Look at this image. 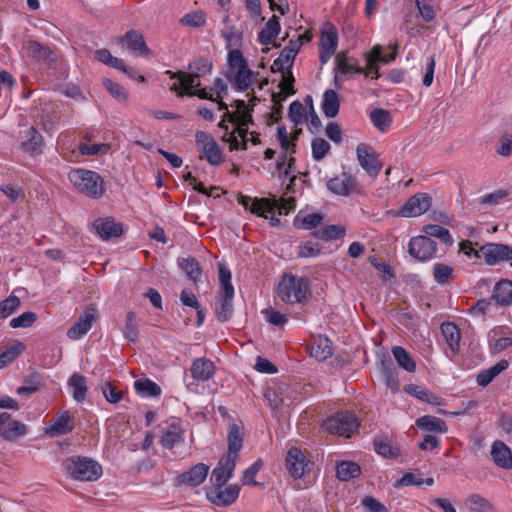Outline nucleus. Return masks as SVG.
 <instances>
[{
  "label": "nucleus",
  "instance_id": "4468645a",
  "mask_svg": "<svg viewBox=\"0 0 512 512\" xmlns=\"http://www.w3.org/2000/svg\"><path fill=\"white\" fill-rule=\"evenodd\" d=\"M27 433L25 424L12 419L7 412L0 413V436L6 441H14Z\"/></svg>",
  "mask_w": 512,
  "mask_h": 512
},
{
  "label": "nucleus",
  "instance_id": "8fccbe9b",
  "mask_svg": "<svg viewBox=\"0 0 512 512\" xmlns=\"http://www.w3.org/2000/svg\"><path fill=\"white\" fill-rule=\"evenodd\" d=\"M180 24L192 28H201L206 24V14L202 10L187 13L180 19Z\"/></svg>",
  "mask_w": 512,
  "mask_h": 512
},
{
  "label": "nucleus",
  "instance_id": "603ef678",
  "mask_svg": "<svg viewBox=\"0 0 512 512\" xmlns=\"http://www.w3.org/2000/svg\"><path fill=\"white\" fill-rule=\"evenodd\" d=\"M253 82V72L248 67L237 70L234 86L239 91H246Z\"/></svg>",
  "mask_w": 512,
  "mask_h": 512
},
{
  "label": "nucleus",
  "instance_id": "4be33fe9",
  "mask_svg": "<svg viewBox=\"0 0 512 512\" xmlns=\"http://www.w3.org/2000/svg\"><path fill=\"white\" fill-rule=\"evenodd\" d=\"M490 453L496 466L505 470L512 469V452L504 442L496 440Z\"/></svg>",
  "mask_w": 512,
  "mask_h": 512
},
{
  "label": "nucleus",
  "instance_id": "bf43d9fd",
  "mask_svg": "<svg viewBox=\"0 0 512 512\" xmlns=\"http://www.w3.org/2000/svg\"><path fill=\"white\" fill-rule=\"evenodd\" d=\"M103 86L116 100L120 102H124L127 100V93L125 89L118 83L108 78H105L103 79Z\"/></svg>",
  "mask_w": 512,
  "mask_h": 512
},
{
  "label": "nucleus",
  "instance_id": "0eeeda50",
  "mask_svg": "<svg viewBox=\"0 0 512 512\" xmlns=\"http://www.w3.org/2000/svg\"><path fill=\"white\" fill-rule=\"evenodd\" d=\"M356 155L359 165L370 177L376 178L383 165L375 149L366 143H360L357 145Z\"/></svg>",
  "mask_w": 512,
  "mask_h": 512
},
{
  "label": "nucleus",
  "instance_id": "6ab92c4d",
  "mask_svg": "<svg viewBox=\"0 0 512 512\" xmlns=\"http://www.w3.org/2000/svg\"><path fill=\"white\" fill-rule=\"evenodd\" d=\"M236 461L230 458L222 457L211 474V482L213 485H224L233 475Z\"/></svg>",
  "mask_w": 512,
  "mask_h": 512
},
{
  "label": "nucleus",
  "instance_id": "393cba45",
  "mask_svg": "<svg viewBox=\"0 0 512 512\" xmlns=\"http://www.w3.org/2000/svg\"><path fill=\"white\" fill-rule=\"evenodd\" d=\"M311 356L319 361H324L332 356V342L324 336L314 337L310 345Z\"/></svg>",
  "mask_w": 512,
  "mask_h": 512
},
{
  "label": "nucleus",
  "instance_id": "7c9ffc66",
  "mask_svg": "<svg viewBox=\"0 0 512 512\" xmlns=\"http://www.w3.org/2000/svg\"><path fill=\"white\" fill-rule=\"evenodd\" d=\"M336 67L342 74H364L368 76L366 69L359 67L358 61L353 57H347L345 53H338L336 55Z\"/></svg>",
  "mask_w": 512,
  "mask_h": 512
},
{
  "label": "nucleus",
  "instance_id": "864d4df0",
  "mask_svg": "<svg viewBox=\"0 0 512 512\" xmlns=\"http://www.w3.org/2000/svg\"><path fill=\"white\" fill-rule=\"evenodd\" d=\"M466 504L468 505V507L471 511H475V512H491L492 511V506L488 502V500H486L485 498H483L482 496H480L478 494H471L467 498Z\"/></svg>",
  "mask_w": 512,
  "mask_h": 512
},
{
  "label": "nucleus",
  "instance_id": "37998d69",
  "mask_svg": "<svg viewBox=\"0 0 512 512\" xmlns=\"http://www.w3.org/2000/svg\"><path fill=\"white\" fill-rule=\"evenodd\" d=\"M345 232V228L340 225H327L316 230L313 234L318 239L329 241L344 237Z\"/></svg>",
  "mask_w": 512,
  "mask_h": 512
},
{
  "label": "nucleus",
  "instance_id": "423d86ee",
  "mask_svg": "<svg viewBox=\"0 0 512 512\" xmlns=\"http://www.w3.org/2000/svg\"><path fill=\"white\" fill-rule=\"evenodd\" d=\"M296 206V200L293 197L270 199V198H256L250 212L268 219L266 213H273L276 210L280 215H287Z\"/></svg>",
  "mask_w": 512,
  "mask_h": 512
},
{
  "label": "nucleus",
  "instance_id": "20e7f679",
  "mask_svg": "<svg viewBox=\"0 0 512 512\" xmlns=\"http://www.w3.org/2000/svg\"><path fill=\"white\" fill-rule=\"evenodd\" d=\"M64 467L73 479L79 481H96L102 475L101 465L86 457H69L65 460Z\"/></svg>",
  "mask_w": 512,
  "mask_h": 512
},
{
  "label": "nucleus",
  "instance_id": "3c124183",
  "mask_svg": "<svg viewBox=\"0 0 512 512\" xmlns=\"http://www.w3.org/2000/svg\"><path fill=\"white\" fill-rule=\"evenodd\" d=\"M374 448L379 455L388 459L396 458L399 455L398 449L393 448L389 440L384 437L375 438Z\"/></svg>",
  "mask_w": 512,
  "mask_h": 512
},
{
  "label": "nucleus",
  "instance_id": "6e6552de",
  "mask_svg": "<svg viewBox=\"0 0 512 512\" xmlns=\"http://www.w3.org/2000/svg\"><path fill=\"white\" fill-rule=\"evenodd\" d=\"M198 151L211 165H219L223 161L222 152L211 135L204 131L195 134Z\"/></svg>",
  "mask_w": 512,
  "mask_h": 512
},
{
  "label": "nucleus",
  "instance_id": "338daca9",
  "mask_svg": "<svg viewBox=\"0 0 512 512\" xmlns=\"http://www.w3.org/2000/svg\"><path fill=\"white\" fill-rule=\"evenodd\" d=\"M262 466V460L258 459L249 468H247L243 475V484L257 486L258 483L255 480V476L260 471Z\"/></svg>",
  "mask_w": 512,
  "mask_h": 512
},
{
  "label": "nucleus",
  "instance_id": "9b49d317",
  "mask_svg": "<svg viewBox=\"0 0 512 512\" xmlns=\"http://www.w3.org/2000/svg\"><path fill=\"white\" fill-rule=\"evenodd\" d=\"M479 252L488 265L512 261V247L506 244L487 243L480 247Z\"/></svg>",
  "mask_w": 512,
  "mask_h": 512
},
{
  "label": "nucleus",
  "instance_id": "f3484780",
  "mask_svg": "<svg viewBox=\"0 0 512 512\" xmlns=\"http://www.w3.org/2000/svg\"><path fill=\"white\" fill-rule=\"evenodd\" d=\"M356 185V179L346 172H343L341 175L331 178L327 182L328 190L331 191L333 194L341 196L350 195V193L354 190Z\"/></svg>",
  "mask_w": 512,
  "mask_h": 512
},
{
  "label": "nucleus",
  "instance_id": "a19ab883",
  "mask_svg": "<svg viewBox=\"0 0 512 512\" xmlns=\"http://www.w3.org/2000/svg\"><path fill=\"white\" fill-rule=\"evenodd\" d=\"M360 474L361 468L355 462L343 461L337 465V477L341 481H349Z\"/></svg>",
  "mask_w": 512,
  "mask_h": 512
},
{
  "label": "nucleus",
  "instance_id": "1a4fd4ad",
  "mask_svg": "<svg viewBox=\"0 0 512 512\" xmlns=\"http://www.w3.org/2000/svg\"><path fill=\"white\" fill-rule=\"evenodd\" d=\"M437 251V244L428 236L412 237L408 244V253L418 261H428Z\"/></svg>",
  "mask_w": 512,
  "mask_h": 512
},
{
  "label": "nucleus",
  "instance_id": "de8ad7c7",
  "mask_svg": "<svg viewBox=\"0 0 512 512\" xmlns=\"http://www.w3.org/2000/svg\"><path fill=\"white\" fill-rule=\"evenodd\" d=\"M299 48V41H290L289 46L281 51L278 62H281V65H287V70L291 69Z\"/></svg>",
  "mask_w": 512,
  "mask_h": 512
},
{
  "label": "nucleus",
  "instance_id": "c9c22d12",
  "mask_svg": "<svg viewBox=\"0 0 512 512\" xmlns=\"http://www.w3.org/2000/svg\"><path fill=\"white\" fill-rule=\"evenodd\" d=\"M416 425L418 428L425 430V431H431L436 433H445L447 432L448 428L445 423L440 418H437L435 416L425 415L416 420Z\"/></svg>",
  "mask_w": 512,
  "mask_h": 512
},
{
  "label": "nucleus",
  "instance_id": "cd10ccee",
  "mask_svg": "<svg viewBox=\"0 0 512 512\" xmlns=\"http://www.w3.org/2000/svg\"><path fill=\"white\" fill-rule=\"evenodd\" d=\"M405 392L416 397L417 399L429 403L434 406L444 405V400L441 397L436 396L428 389L418 385H406L404 387Z\"/></svg>",
  "mask_w": 512,
  "mask_h": 512
},
{
  "label": "nucleus",
  "instance_id": "412c9836",
  "mask_svg": "<svg viewBox=\"0 0 512 512\" xmlns=\"http://www.w3.org/2000/svg\"><path fill=\"white\" fill-rule=\"evenodd\" d=\"M95 314L94 308L85 309L80 319L67 331V336L72 340H77L85 335L92 326Z\"/></svg>",
  "mask_w": 512,
  "mask_h": 512
},
{
  "label": "nucleus",
  "instance_id": "9d476101",
  "mask_svg": "<svg viewBox=\"0 0 512 512\" xmlns=\"http://www.w3.org/2000/svg\"><path fill=\"white\" fill-rule=\"evenodd\" d=\"M240 492V487L236 484L233 485H213V487L207 491L208 500L221 507H226L234 503Z\"/></svg>",
  "mask_w": 512,
  "mask_h": 512
},
{
  "label": "nucleus",
  "instance_id": "09e8293b",
  "mask_svg": "<svg viewBox=\"0 0 512 512\" xmlns=\"http://www.w3.org/2000/svg\"><path fill=\"white\" fill-rule=\"evenodd\" d=\"M138 321L134 312L130 311L126 315L124 336L130 342H136L139 336Z\"/></svg>",
  "mask_w": 512,
  "mask_h": 512
},
{
  "label": "nucleus",
  "instance_id": "aec40b11",
  "mask_svg": "<svg viewBox=\"0 0 512 512\" xmlns=\"http://www.w3.org/2000/svg\"><path fill=\"white\" fill-rule=\"evenodd\" d=\"M120 42L125 43L127 48L133 53L144 56L151 54L150 49L145 43L143 34L137 30L132 29L127 31L124 36L120 38Z\"/></svg>",
  "mask_w": 512,
  "mask_h": 512
},
{
  "label": "nucleus",
  "instance_id": "69168bd1",
  "mask_svg": "<svg viewBox=\"0 0 512 512\" xmlns=\"http://www.w3.org/2000/svg\"><path fill=\"white\" fill-rule=\"evenodd\" d=\"M320 252V245L312 241L301 243L298 247V257L302 258L316 257Z\"/></svg>",
  "mask_w": 512,
  "mask_h": 512
},
{
  "label": "nucleus",
  "instance_id": "e2e57ef3",
  "mask_svg": "<svg viewBox=\"0 0 512 512\" xmlns=\"http://www.w3.org/2000/svg\"><path fill=\"white\" fill-rule=\"evenodd\" d=\"M453 268L449 265L437 263L433 268V276L437 283L445 284L450 279Z\"/></svg>",
  "mask_w": 512,
  "mask_h": 512
},
{
  "label": "nucleus",
  "instance_id": "f257e3e1",
  "mask_svg": "<svg viewBox=\"0 0 512 512\" xmlns=\"http://www.w3.org/2000/svg\"><path fill=\"white\" fill-rule=\"evenodd\" d=\"M212 66V62L208 58L200 57L189 64V73L183 71H166V74H168L170 78H177L179 80V84L174 83L171 86V90L178 91L179 87L184 89L200 87V77L209 74L212 70Z\"/></svg>",
  "mask_w": 512,
  "mask_h": 512
},
{
  "label": "nucleus",
  "instance_id": "a878e982",
  "mask_svg": "<svg viewBox=\"0 0 512 512\" xmlns=\"http://www.w3.org/2000/svg\"><path fill=\"white\" fill-rule=\"evenodd\" d=\"M192 377L198 381H207L215 373L214 363L205 358L195 359L190 368Z\"/></svg>",
  "mask_w": 512,
  "mask_h": 512
},
{
  "label": "nucleus",
  "instance_id": "e433bc0d",
  "mask_svg": "<svg viewBox=\"0 0 512 512\" xmlns=\"http://www.w3.org/2000/svg\"><path fill=\"white\" fill-rule=\"evenodd\" d=\"M68 386L72 389L73 398L77 402H83L87 394L86 379L80 374H73L68 380Z\"/></svg>",
  "mask_w": 512,
  "mask_h": 512
},
{
  "label": "nucleus",
  "instance_id": "c03bdc74",
  "mask_svg": "<svg viewBox=\"0 0 512 512\" xmlns=\"http://www.w3.org/2000/svg\"><path fill=\"white\" fill-rule=\"evenodd\" d=\"M423 232L428 237H435L441 240L446 245L453 244V238L448 229L437 225V224H428L423 227Z\"/></svg>",
  "mask_w": 512,
  "mask_h": 512
},
{
  "label": "nucleus",
  "instance_id": "13d9d810",
  "mask_svg": "<svg viewBox=\"0 0 512 512\" xmlns=\"http://www.w3.org/2000/svg\"><path fill=\"white\" fill-rule=\"evenodd\" d=\"M101 389L105 399L109 403H118L123 397V391L119 390L117 386L111 382H105Z\"/></svg>",
  "mask_w": 512,
  "mask_h": 512
},
{
  "label": "nucleus",
  "instance_id": "7ed1b4c3",
  "mask_svg": "<svg viewBox=\"0 0 512 512\" xmlns=\"http://www.w3.org/2000/svg\"><path fill=\"white\" fill-rule=\"evenodd\" d=\"M309 295V281L304 277L286 274L278 285V296L285 303H304Z\"/></svg>",
  "mask_w": 512,
  "mask_h": 512
},
{
  "label": "nucleus",
  "instance_id": "a211bd4d",
  "mask_svg": "<svg viewBox=\"0 0 512 512\" xmlns=\"http://www.w3.org/2000/svg\"><path fill=\"white\" fill-rule=\"evenodd\" d=\"M93 227L103 240L119 237L123 233L122 225L116 223L111 217L96 219L93 223Z\"/></svg>",
  "mask_w": 512,
  "mask_h": 512
},
{
  "label": "nucleus",
  "instance_id": "473e14b6",
  "mask_svg": "<svg viewBox=\"0 0 512 512\" xmlns=\"http://www.w3.org/2000/svg\"><path fill=\"white\" fill-rule=\"evenodd\" d=\"M338 45L337 29L330 23L326 24V28L321 32L320 48L327 50L328 55H333Z\"/></svg>",
  "mask_w": 512,
  "mask_h": 512
},
{
  "label": "nucleus",
  "instance_id": "5701e85b",
  "mask_svg": "<svg viewBox=\"0 0 512 512\" xmlns=\"http://www.w3.org/2000/svg\"><path fill=\"white\" fill-rule=\"evenodd\" d=\"M491 300L502 307L512 305V281L508 279L498 281L494 286Z\"/></svg>",
  "mask_w": 512,
  "mask_h": 512
},
{
  "label": "nucleus",
  "instance_id": "680f3d73",
  "mask_svg": "<svg viewBox=\"0 0 512 512\" xmlns=\"http://www.w3.org/2000/svg\"><path fill=\"white\" fill-rule=\"evenodd\" d=\"M219 282V292H225V294L228 295L234 293V288L231 284V272L226 266L222 264L219 265Z\"/></svg>",
  "mask_w": 512,
  "mask_h": 512
},
{
  "label": "nucleus",
  "instance_id": "ea45409f",
  "mask_svg": "<svg viewBox=\"0 0 512 512\" xmlns=\"http://www.w3.org/2000/svg\"><path fill=\"white\" fill-rule=\"evenodd\" d=\"M24 350V344L19 341H14L11 345L6 346L0 354V369L15 360Z\"/></svg>",
  "mask_w": 512,
  "mask_h": 512
},
{
  "label": "nucleus",
  "instance_id": "c756f323",
  "mask_svg": "<svg viewBox=\"0 0 512 512\" xmlns=\"http://www.w3.org/2000/svg\"><path fill=\"white\" fill-rule=\"evenodd\" d=\"M279 32V18L276 15H273L265 24L264 28L260 31L258 40L262 45L268 46L274 44V41L277 38Z\"/></svg>",
  "mask_w": 512,
  "mask_h": 512
},
{
  "label": "nucleus",
  "instance_id": "4d7b16f0",
  "mask_svg": "<svg viewBox=\"0 0 512 512\" xmlns=\"http://www.w3.org/2000/svg\"><path fill=\"white\" fill-rule=\"evenodd\" d=\"M312 156L316 161L322 160L330 150V144L323 138H315L312 141Z\"/></svg>",
  "mask_w": 512,
  "mask_h": 512
},
{
  "label": "nucleus",
  "instance_id": "5fc2aeb1",
  "mask_svg": "<svg viewBox=\"0 0 512 512\" xmlns=\"http://www.w3.org/2000/svg\"><path fill=\"white\" fill-rule=\"evenodd\" d=\"M20 299L10 295L0 302V319H5L20 307Z\"/></svg>",
  "mask_w": 512,
  "mask_h": 512
},
{
  "label": "nucleus",
  "instance_id": "6e6d98bb",
  "mask_svg": "<svg viewBox=\"0 0 512 512\" xmlns=\"http://www.w3.org/2000/svg\"><path fill=\"white\" fill-rule=\"evenodd\" d=\"M42 386V379L41 376L37 373H34L29 376L25 380V385L20 386L17 388V393L22 394H32L40 389Z\"/></svg>",
  "mask_w": 512,
  "mask_h": 512
},
{
  "label": "nucleus",
  "instance_id": "49530a36",
  "mask_svg": "<svg viewBox=\"0 0 512 512\" xmlns=\"http://www.w3.org/2000/svg\"><path fill=\"white\" fill-rule=\"evenodd\" d=\"M393 356L398 365L408 372H414L416 364L409 353L401 346H395L392 349Z\"/></svg>",
  "mask_w": 512,
  "mask_h": 512
},
{
  "label": "nucleus",
  "instance_id": "bb28decb",
  "mask_svg": "<svg viewBox=\"0 0 512 512\" xmlns=\"http://www.w3.org/2000/svg\"><path fill=\"white\" fill-rule=\"evenodd\" d=\"M74 429L73 417L69 411L62 412L50 426L49 433L52 436H60L72 432Z\"/></svg>",
  "mask_w": 512,
  "mask_h": 512
},
{
  "label": "nucleus",
  "instance_id": "052dcab7",
  "mask_svg": "<svg viewBox=\"0 0 512 512\" xmlns=\"http://www.w3.org/2000/svg\"><path fill=\"white\" fill-rule=\"evenodd\" d=\"M79 152L82 155L95 156L98 154H105L110 149V145L106 143L101 144H86L80 143L78 146Z\"/></svg>",
  "mask_w": 512,
  "mask_h": 512
},
{
  "label": "nucleus",
  "instance_id": "2eb2a0df",
  "mask_svg": "<svg viewBox=\"0 0 512 512\" xmlns=\"http://www.w3.org/2000/svg\"><path fill=\"white\" fill-rule=\"evenodd\" d=\"M209 472V466L204 463H198L191 467L188 471L179 474L176 477L177 485H187L196 487L202 484Z\"/></svg>",
  "mask_w": 512,
  "mask_h": 512
},
{
  "label": "nucleus",
  "instance_id": "72a5a7b5",
  "mask_svg": "<svg viewBox=\"0 0 512 512\" xmlns=\"http://www.w3.org/2000/svg\"><path fill=\"white\" fill-rule=\"evenodd\" d=\"M340 101L336 91L328 89L324 92L322 111L328 118H334L339 112Z\"/></svg>",
  "mask_w": 512,
  "mask_h": 512
},
{
  "label": "nucleus",
  "instance_id": "39448f33",
  "mask_svg": "<svg viewBox=\"0 0 512 512\" xmlns=\"http://www.w3.org/2000/svg\"><path fill=\"white\" fill-rule=\"evenodd\" d=\"M359 420L353 412L342 411L328 417L323 427L331 434L339 436L351 437L359 428Z\"/></svg>",
  "mask_w": 512,
  "mask_h": 512
},
{
  "label": "nucleus",
  "instance_id": "dca6fc26",
  "mask_svg": "<svg viewBox=\"0 0 512 512\" xmlns=\"http://www.w3.org/2000/svg\"><path fill=\"white\" fill-rule=\"evenodd\" d=\"M285 465L290 475L299 479L304 475L308 462L300 449L292 447L287 452Z\"/></svg>",
  "mask_w": 512,
  "mask_h": 512
},
{
  "label": "nucleus",
  "instance_id": "79ce46f5",
  "mask_svg": "<svg viewBox=\"0 0 512 512\" xmlns=\"http://www.w3.org/2000/svg\"><path fill=\"white\" fill-rule=\"evenodd\" d=\"M370 119L373 125L381 132L387 131L392 122L390 112L381 108L374 109L370 113Z\"/></svg>",
  "mask_w": 512,
  "mask_h": 512
},
{
  "label": "nucleus",
  "instance_id": "58836bf2",
  "mask_svg": "<svg viewBox=\"0 0 512 512\" xmlns=\"http://www.w3.org/2000/svg\"><path fill=\"white\" fill-rule=\"evenodd\" d=\"M134 388L143 397H158L161 394L160 386L148 378L136 380Z\"/></svg>",
  "mask_w": 512,
  "mask_h": 512
},
{
  "label": "nucleus",
  "instance_id": "ddd939ff",
  "mask_svg": "<svg viewBox=\"0 0 512 512\" xmlns=\"http://www.w3.org/2000/svg\"><path fill=\"white\" fill-rule=\"evenodd\" d=\"M24 49L28 57L35 61L43 62L48 66L55 65L57 62L56 52L49 46L43 45L36 40H28L24 44Z\"/></svg>",
  "mask_w": 512,
  "mask_h": 512
},
{
  "label": "nucleus",
  "instance_id": "4c0bfd02",
  "mask_svg": "<svg viewBox=\"0 0 512 512\" xmlns=\"http://www.w3.org/2000/svg\"><path fill=\"white\" fill-rule=\"evenodd\" d=\"M178 265L193 282H197L200 279L202 270L197 259L193 257L179 258Z\"/></svg>",
  "mask_w": 512,
  "mask_h": 512
},
{
  "label": "nucleus",
  "instance_id": "f8f14e48",
  "mask_svg": "<svg viewBox=\"0 0 512 512\" xmlns=\"http://www.w3.org/2000/svg\"><path fill=\"white\" fill-rule=\"evenodd\" d=\"M432 199L427 193H417L411 196L401 208L402 217H416L427 212L431 207Z\"/></svg>",
  "mask_w": 512,
  "mask_h": 512
},
{
  "label": "nucleus",
  "instance_id": "f03ea898",
  "mask_svg": "<svg viewBox=\"0 0 512 512\" xmlns=\"http://www.w3.org/2000/svg\"><path fill=\"white\" fill-rule=\"evenodd\" d=\"M68 179L79 192L91 198H100L105 193L104 180L95 171L73 169L69 172Z\"/></svg>",
  "mask_w": 512,
  "mask_h": 512
},
{
  "label": "nucleus",
  "instance_id": "a18cd8bd",
  "mask_svg": "<svg viewBox=\"0 0 512 512\" xmlns=\"http://www.w3.org/2000/svg\"><path fill=\"white\" fill-rule=\"evenodd\" d=\"M27 140L22 143V147L25 151L30 153L40 152L43 144V137L36 130L31 127L27 132Z\"/></svg>",
  "mask_w": 512,
  "mask_h": 512
},
{
  "label": "nucleus",
  "instance_id": "774afa93",
  "mask_svg": "<svg viewBox=\"0 0 512 512\" xmlns=\"http://www.w3.org/2000/svg\"><path fill=\"white\" fill-rule=\"evenodd\" d=\"M497 153L503 157H509L512 154V134L504 133L499 138Z\"/></svg>",
  "mask_w": 512,
  "mask_h": 512
},
{
  "label": "nucleus",
  "instance_id": "b1692460",
  "mask_svg": "<svg viewBox=\"0 0 512 512\" xmlns=\"http://www.w3.org/2000/svg\"><path fill=\"white\" fill-rule=\"evenodd\" d=\"M227 442L228 452L225 457L236 461L238 458V453L243 445V433L237 424H232L229 426Z\"/></svg>",
  "mask_w": 512,
  "mask_h": 512
},
{
  "label": "nucleus",
  "instance_id": "0e129e2a",
  "mask_svg": "<svg viewBox=\"0 0 512 512\" xmlns=\"http://www.w3.org/2000/svg\"><path fill=\"white\" fill-rule=\"evenodd\" d=\"M37 320V315L34 312L28 311L24 312L18 317L13 318L10 321V326L12 328H26L33 325V323Z\"/></svg>",
  "mask_w": 512,
  "mask_h": 512
},
{
  "label": "nucleus",
  "instance_id": "f704fd0d",
  "mask_svg": "<svg viewBox=\"0 0 512 512\" xmlns=\"http://www.w3.org/2000/svg\"><path fill=\"white\" fill-rule=\"evenodd\" d=\"M441 332L452 353L456 354L459 351V342L461 338L459 328L454 323L447 322L441 325Z\"/></svg>",
  "mask_w": 512,
  "mask_h": 512
},
{
  "label": "nucleus",
  "instance_id": "c85d7f7f",
  "mask_svg": "<svg viewBox=\"0 0 512 512\" xmlns=\"http://www.w3.org/2000/svg\"><path fill=\"white\" fill-rule=\"evenodd\" d=\"M233 296L234 293L228 295L225 292H219L215 308L216 317L219 321L225 322L231 318L233 314Z\"/></svg>",
  "mask_w": 512,
  "mask_h": 512
},
{
  "label": "nucleus",
  "instance_id": "2f4dec72",
  "mask_svg": "<svg viewBox=\"0 0 512 512\" xmlns=\"http://www.w3.org/2000/svg\"><path fill=\"white\" fill-rule=\"evenodd\" d=\"M183 441V430L176 422L168 425L161 437V444L166 449H172L176 444Z\"/></svg>",
  "mask_w": 512,
  "mask_h": 512
}]
</instances>
